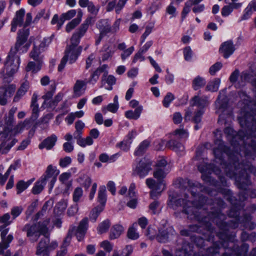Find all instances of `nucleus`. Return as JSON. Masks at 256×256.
Here are the masks:
<instances>
[{
    "mask_svg": "<svg viewBox=\"0 0 256 256\" xmlns=\"http://www.w3.org/2000/svg\"><path fill=\"white\" fill-rule=\"evenodd\" d=\"M176 184L184 190V192L181 194L184 198L177 199L174 194H169L168 206L174 210L178 208H182V212L188 216V218L192 220H201L198 213H201L204 210L202 206L204 202H206V197L200 194V192L212 195L216 191L211 190L210 188L204 187L197 182H193L188 179H184L182 178H177Z\"/></svg>",
    "mask_w": 256,
    "mask_h": 256,
    "instance_id": "obj_1",
    "label": "nucleus"
},
{
    "mask_svg": "<svg viewBox=\"0 0 256 256\" xmlns=\"http://www.w3.org/2000/svg\"><path fill=\"white\" fill-rule=\"evenodd\" d=\"M224 133L228 136L232 147V150L226 146L222 140L217 138L214 140V143L218 146V148L214 149V154L216 158L222 162L223 161L224 154H226L230 165L234 167V170H237L238 169V166H240V165L239 162L240 152L241 151L240 145L244 144V138L248 134V132L240 130L236 132L230 127H226L224 130Z\"/></svg>",
    "mask_w": 256,
    "mask_h": 256,
    "instance_id": "obj_2",
    "label": "nucleus"
},
{
    "mask_svg": "<svg viewBox=\"0 0 256 256\" xmlns=\"http://www.w3.org/2000/svg\"><path fill=\"white\" fill-rule=\"evenodd\" d=\"M206 200V202L204 201L202 206V209L204 210L201 213H198L201 220L198 221L204 224L210 230V221L216 224L221 229L226 230L224 228L225 222L223 221L218 222L219 220H222L224 217L220 212V208L224 207L225 203L222 200L219 198H216L214 200H208L207 198Z\"/></svg>",
    "mask_w": 256,
    "mask_h": 256,
    "instance_id": "obj_3",
    "label": "nucleus"
},
{
    "mask_svg": "<svg viewBox=\"0 0 256 256\" xmlns=\"http://www.w3.org/2000/svg\"><path fill=\"white\" fill-rule=\"evenodd\" d=\"M222 247L228 250V252L224 253L222 256H232V254L236 256H244L248 250V245L246 244H243L239 247L233 241L226 240L214 243L212 246L206 250L204 254L198 253L194 254V256H215Z\"/></svg>",
    "mask_w": 256,
    "mask_h": 256,
    "instance_id": "obj_4",
    "label": "nucleus"
},
{
    "mask_svg": "<svg viewBox=\"0 0 256 256\" xmlns=\"http://www.w3.org/2000/svg\"><path fill=\"white\" fill-rule=\"evenodd\" d=\"M29 35L28 29H22L18 31L17 40L14 50H11L4 62V68L8 76H13L18 70L20 58L16 55L20 48L26 41Z\"/></svg>",
    "mask_w": 256,
    "mask_h": 256,
    "instance_id": "obj_5",
    "label": "nucleus"
},
{
    "mask_svg": "<svg viewBox=\"0 0 256 256\" xmlns=\"http://www.w3.org/2000/svg\"><path fill=\"white\" fill-rule=\"evenodd\" d=\"M216 112L219 114L218 122L221 124H228L232 120V113L228 108V102L226 96V90L220 92L219 95L215 102Z\"/></svg>",
    "mask_w": 256,
    "mask_h": 256,
    "instance_id": "obj_6",
    "label": "nucleus"
},
{
    "mask_svg": "<svg viewBox=\"0 0 256 256\" xmlns=\"http://www.w3.org/2000/svg\"><path fill=\"white\" fill-rule=\"evenodd\" d=\"M49 222V220H46L35 224H26L22 228V231L26 232V236L32 242H35L42 234H46L48 231L47 226Z\"/></svg>",
    "mask_w": 256,
    "mask_h": 256,
    "instance_id": "obj_7",
    "label": "nucleus"
},
{
    "mask_svg": "<svg viewBox=\"0 0 256 256\" xmlns=\"http://www.w3.org/2000/svg\"><path fill=\"white\" fill-rule=\"evenodd\" d=\"M245 168L242 169L240 171L242 176L240 177L236 178V182H237L238 186L239 188L243 190L240 192V200H245L248 196V193H250V196L252 198H256V190H252L250 191L247 190L246 187L250 184V176L246 172Z\"/></svg>",
    "mask_w": 256,
    "mask_h": 256,
    "instance_id": "obj_8",
    "label": "nucleus"
},
{
    "mask_svg": "<svg viewBox=\"0 0 256 256\" xmlns=\"http://www.w3.org/2000/svg\"><path fill=\"white\" fill-rule=\"evenodd\" d=\"M18 140L12 136L10 130L4 126H0V154L8 153Z\"/></svg>",
    "mask_w": 256,
    "mask_h": 256,
    "instance_id": "obj_9",
    "label": "nucleus"
},
{
    "mask_svg": "<svg viewBox=\"0 0 256 256\" xmlns=\"http://www.w3.org/2000/svg\"><path fill=\"white\" fill-rule=\"evenodd\" d=\"M88 226V218H85L80 222L78 226L76 228L72 226L68 232L66 237L64 240V244L66 246L69 245L72 236L74 233L78 241L82 240L85 236Z\"/></svg>",
    "mask_w": 256,
    "mask_h": 256,
    "instance_id": "obj_10",
    "label": "nucleus"
},
{
    "mask_svg": "<svg viewBox=\"0 0 256 256\" xmlns=\"http://www.w3.org/2000/svg\"><path fill=\"white\" fill-rule=\"evenodd\" d=\"M94 22V20L92 16H88L85 20L84 22L80 25L77 30L73 34L70 40V46H78L80 39L86 33L89 26L92 25Z\"/></svg>",
    "mask_w": 256,
    "mask_h": 256,
    "instance_id": "obj_11",
    "label": "nucleus"
},
{
    "mask_svg": "<svg viewBox=\"0 0 256 256\" xmlns=\"http://www.w3.org/2000/svg\"><path fill=\"white\" fill-rule=\"evenodd\" d=\"M8 232V228H6L1 232L0 236L2 242H0V254H4V256H20V252H17L14 254H12L10 250H6L5 253L4 254V250L9 246L10 244L13 240V236L12 234H9L6 237Z\"/></svg>",
    "mask_w": 256,
    "mask_h": 256,
    "instance_id": "obj_12",
    "label": "nucleus"
},
{
    "mask_svg": "<svg viewBox=\"0 0 256 256\" xmlns=\"http://www.w3.org/2000/svg\"><path fill=\"white\" fill-rule=\"evenodd\" d=\"M43 236L40 238L37 246L36 250H52L58 246L56 242H52L50 243L49 234L48 231L46 234H42Z\"/></svg>",
    "mask_w": 256,
    "mask_h": 256,
    "instance_id": "obj_13",
    "label": "nucleus"
},
{
    "mask_svg": "<svg viewBox=\"0 0 256 256\" xmlns=\"http://www.w3.org/2000/svg\"><path fill=\"white\" fill-rule=\"evenodd\" d=\"M152 162L149 160L144 158L142 159L136 167L134 173L138 175L140 178L146 176L152 170Z\"/></svg>",
    "mask_w": 256,
    "mask_h": 256,
    "instance_id": "obj_14",
    "label": "nucleus"
},
{
    "mask_svg": "<svg viewBox=\"0 0 256 256\" xmlns=\"http://www.w3.org/2000/svg\"><path fill=\"white\" fill-rule=\"evenodd\" d=\"M82 50V47L81 46H74L68 45L65 50L64 57H66V58L69 60L70 63L72 64L77 60Z\"/></svg>",
    "mask_w": 256,
    "mask_h": 256,
    "instance_id": "obj_15",
    "label": "nucleus"
},
{
    "mask_svg": "<svg viewBox=\"0 0 256 256\" xmlns=\"http://www.w3.org/2000/svg\"><path fill=\"white\" fill-rule=\"evenodd\" d=\"M174 232V230L171 228H160L158 229V233L156 236L155 238L160 243H166L168 241L169 236Z\"/></svg>",
    "mask_w": 256,
    "mask_h": 256,
    "instance_id": "obj_16",
    "label": "nucleus"
},
{
    "mask_svg": "<svg viewBox=\"0 0 256 256\" xmlns=\"http://www.w3.org/2000/svg\"><path fill=\"white\" fill-rule=\"evenodd\" d=\"M234 50L235 48L232 42L228 40L221 44L219 48V52L222 54L225 58H227L233 54Z\"/></svg>",
    "mask_w": 256,
    "mask_h": 256,
    "instance_id": "obj_17",
    "label": "nucleus"
},
{
    "mask_svg": "<svg viewBox=\"0 0 256 256\" xmlns=\"http://www.w3.org/2000/svg\"><path fill=\"white\" fill-rule=\"evenodd\" d=\"M24 14L25 10L23 8H21L16 12V16L13 18L11 23L12 32H16L17 26H21L22 25Z\"/></svg>",
    "mask_w": 256,
    "mask_h": 256,
    "instance_id": "obj_18",
    "label": "nucleus"
},
{
    "mask_svg": "<svg viewBox=\"0 0 256 256\" xmlns=\"http://www.w3.org/2000/svg\"><path fill=\"white\" fill-rule=\"evenodd\" d=\"M57 140V136L53 134L44 139L38 146L40 149L46 148L47 150L52 149Z\"/></svg>",
    "mask_w": 256,
    "mask_h": 256,
    "instance_id": "obj_19",
    "label": "nucleus"
},
{
    "mask_svg": "<svg viewBox=\"0 0 256 256\" xmlns=\"http://www.w3.org/2000/svg\"><path fill=\"white\" fill-rule=\"evenodd\" d=\"M135 188L136 186L134 184H132L129 188L128 196L130 200L127 202V206L132 208H134L137 204V198L134 192Z\"/></svg>",
    "mask_w": 256,
    "mask_h": 256,
    "instance_id": "obj_20",
    "label": "nucleus"
},
{
    "mask_svg": "<svg viewBox=\"0 0 256 256\" xmlns=\"http://www.w3.org/2000/svg\"><path fill=\"white\" fill-rule=\"evenodd\" d=\"M30 88V84L28 82L25 80L23 82L20 88L18 90L16 95L14 98L13 101L14 102H18L26 94Z\"/></svg>",
    "mask_w": 256,
    "mask_h": 256,
    "instance_id": "obj_21",
    "label": "nucleus"
},
{
    "mask_svg": "<svg viewBox=\"0 0 256 256\" xmlns=\"http://www.w3.org/2000/svg\"><path fill=\"white\" fill-rule=\"evenodd\" d=\"M166 174L167 173L165 172L164 168H156L154 172V176L158 182V184L163 185L162 190L166 188V184L164 179L166 176Z\"/></svg>",
    "mask_w": 256,
    "mask_h": 256,
    "instance_id": "obj_22",
    "label": "nucleus"
},
{
    "mask_svg": "<svg viewBox=\"0 0 256 256\" xmlns=\"http://www.w3.org/2000/svg\"><path fill=\"white\" fill-rule=\"evenodd\" d=\"M96 28L100 30L102 34L106 36L107 34L111 32L110 24L107 20H101L96 24Z\"/></svg>",
    "mask_w": 256,
    "mask_h": 256,
    "instance_id": "obj_23",
    "label": "nucleus"
},
{
    "mask_svg": "<svg viewBox=\"0 0 256 256\" xmlns=\"http://www.w3.org/2000/svg\"><path fill=\"white\" fill-rule=\"evenodd\" d=\"M42 52L38 48L35 42L34 44V48L30 53V56L36 62H42L43 56L41 55Z\"/></svg>",
    "mask_w": 256,
    "mask_h": 256,
    "instance_id": "obj_24",
    "label": "nucleus"
},
{
    "mask_svg": "<svg viewBox=\"0 0 256 256\" xmlns=\"http://www.w3.org/2000/svg\"><path fill=\"white\" fill-rule=\"evenodd\" d=\"M107 72H104L102 78L101 86H103L105 83L106 82L110 86L108 88H106L108 90H112V86L115 84L116 79L113 76L110 75L107 76Z\"/></svg>",
    "mask_w": 256,
    "mask_h": 256,
    "instance_id": "obj_25",
    "label": "nucleus"
},
{
    "mask_svg": "<svg viewBox=\"0 0 256 256\" xmlns=\"http://www.w3.org/2000/svg\"><path fill=\"white\" fill-rule=\"evenodd\" d=\"M166 147L176 152H181L184 150V146L182 143L174 140H170L166 144Z\"/></svg>",
    "mask_w": 256,
    "mask_h": 256,
    "instance_id": "obj_26",
    "label": "nucleus"
},
{
    "mask_svg": "<svg viewBox=\"0 0 256 256\" xmlns=\"http://www.w3.org/2000/svg\"><path fill=\"white\" fill-rule=\"evenodd\" d=\"M124 228L120 224L114 226L110 230V238L113 240L118 238L124 232Z\"/></svg>",
    "mask_w": 256,
    "mask_h": 256,
    "instance_id": "obj_27",
    "label": "nucleus"
},
{
    "mask_svg": "<svg viewBox=\"0 0 256 256\" xmlns=\"http://www.w3.org/2000/svg\"><path fill=\"white\" fill-rule=\"evenodd\" d=\"M142 109V106H138L134 111L132 110L126 111L125 112V116L129 119L137 120L140 117Z\"/></svg>",
    "mask_w": 256,
    "mask_h": 256,
    "instance_id": "obj_28",
    "label": "nucleus"
},
{
    "mask_svg": "<svg viewBox=\"0 0 256 256\" xmlns=\"http://www.w3.org/2000/svg\"><path fill=\"white\" fill-rule=\"evenodd\" d=\"M192 100L193 101V106L203 108L208 104V98L206 96L200 97L198 96H194Z\"/></svg>",
    "mask_w": 256,
    "mask_h": 256,
    "instance_id": "obj_29",
    "label": "nucleus"
},
{
    "mask_svg": "<svg viewBox=\"0 0 256 256\" xmlns=\"http://www.w3.org/2000/svg\"><path fill=\"white\" fill-rule=\"evenodd\" d=\"M71 176L70 172H64L61 174L59 176L60 180L64 184H65L66 190H68L72 186V182L71 181H68Z\"/></svg>",
    "mask_w": 256,
    "mask_h": 256,
    "instance_id": "obj_30",
    "label": "nucleus"
},
{
    "mask_svg": "<svg viewBox=\"0 0 256 256\" xmlns=\"http://www.w3.org/2000/svg\"><path fill=\"white\" fill-rule=\"evenodd\" d=\"M46 185V180L41 178L40 180L36 182L32 189V192L34 194H39L44 190Z\"/></svg>",
    "mask_w": 256,
    "mask_h": 256,
    "instance_id": "obj_31",
    "label": "nucleus"
},
{
    "mask_svg": "<svg viewBox=\"0 0 256 256\" xmlns=\"http://www.w3.org/2000/svg\"><path fill=\"white\" fill-rule=\"evenodd\" d=\"M220 84V80L219 78H215L208 83L206 90L208 91L216 92L218 89Z\"/></svg>",
    "mask_w": 256,
    "mask_h": 256,
    "instance_id": "obj_32",
    "label": "nucleus"
},
{
    "mask_svg": "<svg viewBox=\"0 0 256 256\" xmlns=\"http://www.w3.org/2000/svg\"><path fill=\"white\" fill-rule=\"evenodd\" d=\"M221 193L224 195L225 198L230 202L232 204H236V200L234 196H233L231 190L227 188H224L221 190Z\"/></svg>",
    "mask_w": 256,
    "mask_h": 256,
    "instance_id": "obj_33",
    "label": "nucleus"
},
{
    "mask_svg": "<svg viewBox=\"0 0 256 256\" xmlns=\"http://www.w3.org/2000/svg\"><path fill=\"white\" fill-rule=\"evenodd\" d=\"M98 200L99 202L102 204L101 206H103L104 208L106 200V188L104 186H100L99 188Z\"/></svg>",
    "mask_w": 256,
    "mask_h": 256,
    "instance_id": "obj_34",
    "label": "nucleus"
},
{
    "mask_svg": "<svg viewBox=\"0 0 256 256\" xmlns=\"http://www.w3.org/2000/svg\"><path fill=\"white\" fill-rule=\"evenodd\" d=\"M206 83V82L204 78L198 76L192 81V87L194 90H197L199 88L204 86Z\"/></svg>",
    "mask_w": 256,
    "mask_h": 256,
    "instance_id": "obj_35",
    "label": "nucleus"
},
{
    "mask_svg": "<svg viewBox=\"0 0 256 256\" xmlns=\"http://www.w3.org/2000/svg\"><path fill=\"white\" fill-rule=\"evenodd\" d=\"M150 143L147 140L143 141L139 146L137 150L134 152V154L137 156H140L143 154L148 147Z\"/></svg>",
    "mask_w": 256,
    "mask_h": 256,
    "instance_id": "obj_36",
    "label": "nucleus"
},
{
    "mask_svg": "<svg viewBox=\"0 0 256 256\" xmlns=\"http://www.w3.org/2000/svg\"><path fill=\"white\" fill-rule=\"evenodd\" d=\"M103 206H97L94 208L90 214V220L96 222V218L100 213L103 210Z\"/></svg>",
    "mask_w": 256,
    "mask_h": 256,
    "instance_id": "obj_37",
    "label": "nucleus"
},
{
    "mask_svg": "<svg viewBox=\"0 0 256 256\" xmlns=\"http://www.w3.org/2000/svg\"><path fill=\"white\" fill-rule=\"evenodd\" d=\"M146 184L147 186L150 189L154 190H158L161 189V186L162 184H159L158 182H156L152 178H148L146 180Z\"/></svg>",
    "mask_w": 256,
    "mask_h": 256,
    "instance_id": "obj_38",
    "label": "nucleus"
},
{
    "mask_svg": "<svg viewBox=\"0 0 256 256\" xmlns=\"http://www.w3.org/2000/svg\"><path fill=\"white\" fill-rule=\"evenodd\" d=\"M107 68L108 66L106 64H104L102 66L98 68L92 74L90 80L92 82L94 81V82H96L99 76L104 72Z\"/></svg>",
    "mask_w": 256,
    "mask_h": 256,
    "instance_id": "obj_39",
    "label": "nucleus"
},
{
    "mask_svg": "<svg viewBox=\"0 0 256 256\" xmlns=\"http://www.w3.org/2000/svg\"><path fill=\"white\" fill-rule=\"evenodd\" d=\"M42 63V62H30L28 64L26 70V72L32 70L34 72H36L40 69Z\"/></svg>",
    "mask_w": 256,
    "mask_h": 256,
    "instance_id": "obj_40",
    "label": "nucleus"
},
{
    "mask_svg": "<svg viewBox=\"0 0 256 256\" xmlns=\"http://www.w3.org/2000/svg\"><path fill=\"white\" fill-rule=\"evenodd\" d=\"M136 225L137 224L134 223L128 228L127 232V236L128 238L135 240L138 238L139 234L136 232V230L134 227V226Z\"/></svg>",
    "mask_w": 256,
    "mask_h": 256,
    "instance_id": "obj_41",
    "label": "nucleus"
},
{
    "mask_svg": "<svg viewBox=\"0 0 256 256\" xmlns=\"http://www.w3.org/2000/svg\"><path fill=\"white\" fill-rule=\"evenodd\" d=\"M84 85L85 84L84 81L80 80H76L74 86V92L76 96H80L82 94L81 90Z\"/></svg>",
    "mask_w": 256,
    "mask_h": 256,
    "instance_id": "obj_42",
    "label": "nucleus"
},
{
    "mask_svg": "<svg viewBox=\"0 0 256 256\" xmlns=\"http://www.w3.org/2000/svg\"><path fill=\"white\" fill-rule=\"evenodd\" d=\"M80 21L81 16H78L76 18L73 19L70 22L67 24L66 28V31L68 32H70L80 23Z\"/></svg>",
    "mask_w": 256,
    "mask_h": 256,
    "instance_id": "obj_43",
    "label": "nucleus"
},
{
    "mask_svg": "<svg viewBox=\"0 0 256 256\" xmlns=\"http://www.w3.org/2000/svg\"><path fill=\"white\" fill-rule=\"evenodd\" d=\"M110 225V223L109 220H106L102 222H101L98 228V230L99 234H102L108 231Z\"/></svg>",
    "mask_w": 256,
    "mask_h": 256,
    "instance_id": "obj_44",
    "label": "nucleus"
},
{
    "mask_svg": "<svg viewBox=\"0 0 256 256\" xmlns=\"http://www.w3.org/2000/svg\"><path fill=\"white\" fill-rule=\"evenodd\" d=\"M32 183L30 180H28L26 182H24V180L19 181L16 185V187L18 190L17 194H20L22 191L25 190Z\"/></svg>",
    "mask_w": 256,
    "mask_h": 256,
    "instance_id": "obj_45",
    "label": "nucleus"
},
{
    "mask_svg": "<svg viewBox=\"0 0 256 256\" xmlns=\"http://www.w3.org/2000/svg\"><path fill=\"white\" fill-rule=\"evenodd\" d=\"M63 96V94L61 92L58 93L54 96L53 100L48 102V106L50 108H54L58 105V103L62 100Z\"/></svg>",
    "mask_w": 256,
    "mask_h": 256,
    "instance_id": "obj_46",
    "label": "nucleus"
},
{
    "mask_svg": "<svg viewBox=\"0 0 256 256\" xmlns=\"http://www.w3.org/2000/svg\"><path fill=\"white\" fill-rule=\"evenodd\" d=\"M56 90V84L50 86V90L47 92L44 95L42 96V98L44 100V104H46V100H50L53 96Z\"/></svg>",
    "mask_w": 256,
    "mask_h": 256,
    "instance_id": "obj_47",
    "label": "nucleus"
},
{
    "mask_svg": "<svg viewBox=\"0 0 256 256\" xmlns=\"http://www.w3.org/2000/svg\"><path fill=\"white\" fill-rule=\"evenodd\" d=\"M77 144L82 147H85L86 145H92L93 144V140L90 136H87L85 139L82 137L77 140Z\"/></svg>",
    "mask_w": 256,
    "mask_h": 256,
    "instance_id": "obj_48",
    "label": "nucleus"
},
{
    "mask_svg": "<svg viewBox=\"0 0 256 256\" xmlns=\"http://www.w3.org/2000/svg\"><path fill=\"white\" fill-rule=\"evenodd\" d=\"M55 172V169L53 168L52 165H49L45 172V174L42 176L41 178L42 180H46V178H54V172Z\"/></svg>",
    "mask_w": 256,
    "mask_h": 256,
    "instance_id": "obj_49",
    "label": "nucleus"
},
{
    "mask_svg": "<svg viewBox=\"0 0 256 256\" xmlns=\"http://www.w3.org/2000/svg\"><path fill=\"white\" fill-rule=\"evenodd\" d=\"M104 48V52L102 56V61L108 60L110 58H111L114 54V52L112 51L108 46L106 45Z\"/></svg>",
    "mask_w": 256,
    "mask_h": 256,
    "instance_id": "obj_50",
    "label": "nucleus"
},
{
    "mask_svg": "<svg viewBox=\"0 0 256 256\" xmlns=\"http://www.w3.org/2000/svg\"><path fill=\"white\" fill-rule=\"evenodd\" d=\"M173 134L176 136L178 138H184L188 136L187 132L184 129H177L173 132Z\"/></svg>",
    "mask_w": 256,
    "mask_h": 256,
    "instance_id": "obj_51",
    "label": "nucleus"
},
{
    "mask_svg": "<svg viewBox=\"0 0 256 256\" xmlns=\"http://www.w3.org/2000/svg\"><path fill=\"white\" fill-rule=\"evenodd\" d=\"M1 88H3L6 90V94L8 93V96L10 97L14 92L16 90V86L12 84L9 85H4L2 86Z\"/></svg>",
    "mask_w": 256,
    "mask_h": 256,
    "instance_id": "obj_52",
    "label": "nucleus"
},
{
    "mask_svg": "<svg viewBox=\"0 0 256 256\" xmlns=\"http://www.w3.org/2000/svg\"><path fill=\"white\" fill-rule=\"evenodd\" d=\"M83 191L80 188H75L73 194V200L77 202L80 200V198L82 196Z\"/></svg>",
    "mask_w": 256,
    "mask_h": 256,
    "instance_id": "obj_53",
    "label": "nucleus"
},
{
    "mask_svg": "<svg viewBox=\"0 0 256 256\" xmlns=\"http://www.w3.org/2000/svg\"><path fill=\"white\" fill-rule=\"evenodd\" d=\"M222 64L220 62H217L210 67L209 72L211 75L214 76L222 68Z\"/></svg>",
    "mask_w": 256,
    "mask_h": 256,
    "instance_id": "obj_54",
    "label": "nucleus"
},
{
    "mask_svg": "<svg viewBox=\"0 0 256 256\" xmlns=\"http://www.w3.org/2000/svg\"><path fill=\"white\" fill-rule=\"evenodd\" d=\"M7 94H6V90L0 87V104L4 106L7 103Z\"/></svg>",
    "mask_w": 256,
    "mask_h": 256,
    "instance_id": "obj_55",
    "label": "nucleus"
},
{
    "mask_svg": "<svg viewBox=\"0 0 256 256\" xmlns=\"http://www.w3.org/2000/svg\"><path fill=\"white\" fill-rule=\"evenodd\" d=\"M174 98V94H172L170 92H168L167 94L165 96L164 98V99L162 101V103L164 106L166 108H168L170 104V102L173 100Z\"/></svg>",
    "mask_w": 256,
    "mask_h": 256,
    "instance_id": "obj_56",
    "label": "nucleus"
},
{
    "mask_svg": "<svg viewBox=\"0 0 256 256\" xmlns=\"http://www.w3.org/2000/svg\"><path fill=\"white\" fill-rule=\"evenodd\" d=\"M14 122V118L11 117H8L6 119V126L5 125H2L0 126H4L6 128H8L10 130V134H12V124Z\"/></svg>",
    "mask_w": 256,
    "mask_h": 256,
    "instance_id": "obj_57",
    "label": "nucleus"
},
{
    "mask_svg": "<svg viewBox=\"0 0 256 256\" xmlns=\"http://www.w3.org/2000/svg\"><path fill=\"white\" fill-rule=\"evenodd\" d=\"M28 124V122L24 121L23 123L18 124L13 130H12V136L18 133H20L22 130L26 126V124Z\"/></svg>",
    "mask_w": 256,
    "mask_h": 256,
    "instance_id": "obj_58",
    "label": "nucleus"
},
{
    "mask_svg": "<svg viewBox=\"0 0 256 256\" xmlns=\"http://www.w3.org/2000/svg\"><path fill=\"white\" fill-rule=\"evenodd\" d=\"M38 200H35L33 201L30 206H28V209L26 211V214L28 215H30L33 213L35 208L38 206Z\"/></svg>",
    "mask_w": 256,
    "mask_h": 256,
    "instance_id": "obj_59",
    "label": "nucleus"
},
{
    "mask_svg": "<svg viewBox=\"0 0 256 256\" xmlns=\"http://www.w3.org/2000/svg\"><path fill=\"white\" fill-rule=\"evenodd\" d=\"M78 210V204H76L72 206L68 210L67 214L68 216H74Z\"/></svg>",
    "mask_w": 256,
    "mask_h": 256,
    "instance_id": "obj_60",
    "label": "nucleus"
},
{
    "mask_svg": "<svg viewBox=\"0 0 256 256\" xmlns=\"http://www.w3.org/2000/svg\"><path fill=\"white\" fill-rule=\"evenodd\" d=\"M204 114V111L202 110H198L196 113L192 118V121L196 124H198L201 122V118Z\"/></svg>",
    "mask_w": 256,
    "mask_h": 256,
    "instance_id": "obj_61",
    "label": "nucleus"
},
{
    "mask_svg": "<svg viewBox=\"0 0 256 256\" xmlns=\"http://www.w3.org/2000/svg\"><path fill=\"white\" fill-rule=\"evenodd\" d=\"M51 39L50 38H44L41 42L40 44L37 46L38 48L42 51H44V48L48 46V44L50 42Z\"/></svg>",
    "mask_w": 256,
    "mask_h": 256,
    "instance_id": "obj_62",
    "label": "nucleus"
},
{
    "mask_svg": "<svg viewBox=\"0 0 256 256\" xmlns=\"http://www.w3.org/2000/svg\"><path fill=\"white\" fill-rule=\"evenodd\" d=\"M232 11V8L230 5L224 6L222 10V14L224 16H228Z\"/></svg>",
    "mask_w": 256,
    "mask_h": 256,
    "instance_id": "obj_63",
    "label": "nucleus"
},
{
    "mask_svg": "<svg viewBox=\"0 0 256 256\" xmlns=\"http://www.w3.org/2000/svg\"><path fill=\"white\" fill-rule=\"evenodd\" d=\"M240 72L238 69H236L231 74L230 76L229 80L230 82L234 83L236 82L239 76Z\"/></svg>",
    "mask_w": 256,
    "mask_h": 256,
    "instance_id": "obj_64",
    "label": "nucleus"
}]
</instances>
